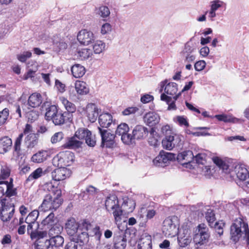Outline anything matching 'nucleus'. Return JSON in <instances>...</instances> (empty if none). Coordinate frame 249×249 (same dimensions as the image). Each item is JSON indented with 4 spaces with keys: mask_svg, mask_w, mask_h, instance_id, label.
<instances>
[{
    "mask_svg": "<svg viewBox=\"0 0 249 249\" xmlns=\"http://www.w3.org/2000/svg\"><path fill=\"white\" fill-rule=\"evenodd\" d=\"M77 39L81 44L88 45L94 40L95 37L92 32L84 29L79 32Z\"/></svg>",
    "mask_w": 249,
    "mask_h": 249,
    "instance_id": "nucleus-13",
    "label": "nucleus"
},
{
    "mask_svg": "<svg viewBox=\"0 0 249 249\" xmlns=\"http://www.w3.org/2000/svg\"><path fill=\"white\" fill-rule=\"evenodd\" d=\"M231 239L235 243H237L242 234L247 244H249V229L248 225L241 219H236L231 227Z\"/></svg>",
    "mask_w": 249,
    "mask_h": 249,
    "instance_id": "nucleus-2",
    "label": "nucleus"
},
{
    "mask_svg": "<svg viewBox=\"0 0 249 249\" xmlns=\"http://www.w3.org/2000/svg\"><path fill=\"white\" fill-rule=\"evenodd\" d=\"M224 2L220 0H214L211 2L210 9L216 12L219 8L222 7Z\"/></svg>",
    "mask_w": 249,
    "mask_h": 249,
    "instance_id": "nucleus-58",
    "label": "nucleus"
},
{
    "mask_svg": "<svg viewBox=\"0 0 249 249\" xmlns=\"http://www.w3.org/2000/svg\"><path fill=\"white\" fill-rule=\"evenodd\" d=\"M112 211V213L114 217L116 223H117L118 222H120L121 220V216L123 214V211L121 209V208L118 206L116 208L114 209Z\"/></svg>",
    "mask_w": 249,
    "mask_h": 249,
    "instance_id": "nucleus-55",
    "label": "nucleus"
},
{
    "mask_svg": "<svg viewBox=\"0 0 249 249\" xmlns=\"http://www.w3.org/2000/svg\"><path fill=\"white\" fill-rule=\"evenodd\" d=\"M68 171L66 168H58L52 172V177L53 180L60 181L64 180L67 177Z\"/></svg>",
    "mask_w": 249,
    "mask_h": 249,
    "instance_id": "nucleus-24",
    "label": "nucleus"
},
{
    "mask_svg": "<svg viewBox=\"0 0 249 249\" xmlns=\"http://www.w3.org/2000/svg\"><path fill=\"white\" fill-rule=\"evenodd\" d=\"M235 172L237 177L241 181H245L249 178V172L244 165L236 166Z\"/></svg>",
    "mask_w": 249,
    "mask_h": 249,
    "instance_id": "nucleus-28",
    "label": "nucleus"
},
{
    "mask_svg": "<svg viewBox=\"0 0 249 249\" xmlns=\"http://www.w3.org/2000/svg\"><path fill=\"white\" fill-rule=\"evenodd\" d=\"M205 218L210 227H213V223L215 221V214L211 209H208L205 214Z\"/></svg>",
    "mask_w": 249,
    "mask_h": 249,
    "instance_id": "nucleus-50",
    "label": "nucleus"
},
{
    "mask_svg": "<svg viewBox=\"0 0 249 249\" xmlns=\"http://www.w3.org/2000/svg\"><path fill=\"white\" fill-rule=\"evenodd\" d=\"M143 119L144 122L147 124L153 126L159 122L160 117L155 112H149L145 114Z\"/></svg>",
    "mask_w": 249,
    "mask_h": 249,
    "instance_id": "nucleus-23",
    "label": "nucleus"
},
{
    "mask_svg": "<svg viewBox=\"0 0 249 249\" xmlns=\"http://www.w3.org/2000/svg\"><path fill=\"white\" fill-rule=\"evenodd\" d=\"M178 228L177 217H168L163 221L162 230L165 236L172 237L178 233Z\"/></svg>",
    "mask_w": 249,
    "mask_h": 249,
    "instance_id": "nucleus-4",
    "label": "nucleus"
},
{
    "mask_svg": "<svg viewBox=\"0 0 249 249\" xmlns=\"http://www.w3.org/2000/svg\"><path fill=\"white\" fill-rule=\"evenodd\" d=\"M99 133L101 137V146H106L107 148H112L115 144V135L112 134L108 130L98 127Z\"/></svg>",
    "mask_w": 249,
    "mask_h": 249,
    "instance_id": "nucleus-8",
    "label": "nucleus"
},
{
    "mask_svg": "<svg viewBox=\"0 0 249 249\" xmlns=\"http://www.w3.org/2000/svg\"><path fill=\"white\" fill-rule=\"evenodd\" d=\"M198 232L195 235L194 242L196 244L203 245L206 244L210 237L209 229L207 226L202 223L197 226Z\"/></svg>",
    "mask_w": 249,
    "mask_h": 249,
    "instance_id": "nucleus-5",
    "label": "nucleus"
},
{
    "mask_svg": "<svg viewBox=\"0 0 249 249\" xmlns=\"http://www.w3.org/2000/svg\"><path fill=\"white\" fill-rule=\"evenodd\" d=\"M118 206H119V201L116 195H110L107 197L105 201V206L108 211L110 210H113Z\"/></svg>",
    "mask_w": 249,
    "mask_h": 249,
    "instance_id": "nucleus-26",
    "label": "nucleus"
},
{
    "mask_svg": "<svg viewBox=\"0 0 249 249\" xmlns=\"http://www.w3.org/2000/svg\"><path fill=\"white\" fill-rule=\"evenodd\" d=\"M105 44L102 41L97 40L93 45V50L95 53L99 54L105 49Z\"/></svg>",
    "mask_w": 249,
    "mask_h": 249,
    "instance_id": "nucleus-52",
    "label": "nucleus"
},
{
    "mask_svg": "<svg viewBox=\"0 0 249 249\" xmlns=\"http://www.w3.org/2000/svg\"><path fill=\"white\" fill-rule=\"evenodd\" d=\"M89 230L88 232L90 236H95L97 238H99L101 233L100 231L99 227L98 226H94L91 225V228Z\"/></svg>",
    "mask_w": 249,
    "mask_h": 249,
    "instance_id": "nucleus-56",
    "label": "nucleus"
},
{
    "mask_svg": "<svg viewBox=\"0 0 249 249\" xmlns=\"http://www.w3.org/2000/svg\"><path fill=\"white\" fill-rule=\"evenodd\" d=\"M191 237L187 233L180 234L178 238V245L180 247L184 248L187 246L191 243Z\"/></svg>",
    "mask_w": 249,
    "mask_h": 249,
    "instance_id": "nucleus-36",
    "label": "nucleus"
},
{
    "mask_svg": "<svg viewBox=\"0 0 249 249\" xmlns=\"http://www.w3.org/2000/svg\"><path fill=\"white\" fill-rule=\"evenodd\" d=\"M50 244L49 239L36 241L33 249H53Z\"/></svg>",
    "mask_w": 249,
    "mask_h": 249,
    "instance_id": "nucleus-40",
    "label": "nucleus"
},
{
    "mask_svg": "<svg viewBox=\"0 0 249 249\" xmlns=\"http://www.w3.org/2000/svg\"><path fill=\"white\" fill-rule=\"evenodd\" d=\"M12 140L7 136L0 139V154H4L9 151L12 147Z\"/></svg>",
    "mask_w": 249,
    "mask_h": 249,
    "instance_id": "nucleus-21",
    "label": "nucleus"
},
{
    "mask_svg": "<svg viewBox=\"0 0 249 249\" xmlns=\"http://www.w3.org/2000/svg\"><path fill=\"white\" fill-rule=\"evenodd\" d=\"M214 117L218 121H223L225 123L228 122H237L239 120L237 118H234L230 115L225 114L216 115Z\"/></svg>",
    "mask_w": 249,
    "mask_h": 249,
    "instance_id": "nucleus-47",
    "label": "nucleus"
},
{
    "mask_svg": "<svg viewBox=\"0 0 249 249\" xmlns=\"http://www.w3.org/2000/svg\"><path fill=\"white\" fill-rule=\"evenodd\" d=\"M71 152L70 151L59 153L53 159V162L59 168H65V166H67L65 161L66 158L69 155L71 157Z\"/></svg>",
    "mask_w": 249,
    "mask_h": 249,
    "instance_id": "nucleus-16",
    "label": "nucleus"
},
{
    "mask_svg": "<svg viewBox=\"0 0 249 249\" xmlns=\"http://www.w3.org/2000/svg\"><path fill=\"white\" fill-rule=\"evenodd\" d=\"M98 14L102 18H107L110 15V11L107 6H102L99 7Z\"/></svg>",
    "mask_w": 249,
    "mask_h": 249,
    "instance_id": "nucleus-61",
    "label": "nucleus"
},
{
    "mask_svg": "<svg viewBox=\"0 0 249 249\" xmlns=\"http://www.w3.org/2000/svg\"><path fill=\"white\" fill-rule=\"evenodd\" d=\"M32 126L29 124H26L23 132L19 134L18 137L16 139L14 143V148L15 152L17 153L18 156H19V155H21V149L20 146L23 135H27L29 134H35L34 133H32Z\"/></svg>",
    "mask_w": 249,
    "mask_h": 249,
    "instance_id": "nucleus-11",
    "label": "nucleus"
},
{
    "mask_svg": "<svg viewBox=\"0 0 249 249\" xmlns=\"http://www.w3.org/2000/svg\"><path fill=\"white\" fill-rule=\"evenodd\" d=\"M47 155V152L46 151H40L33 155L31 160L34 162L41 163L46 160Z\"/></svg>",
    "mask_w": 249,
    "mask_h": 249,
    "instance_id": "nucleus-38",
    "label": "nucleus"
},
{
    "mask_svg": "<svg viewBox=\"0 0 249 249\" xmlns=\"http://www.w3.org/2000/svg\"><path fill=\"white\" fill-rule=\"evenodd\" d=\"M176 158L178 162H182L184 164L194 161L195 156L192 151L188 150L179 154Z\"/></svg>",
    "mask_w": 249,
    "mask_h": 249,
    "instance_id": "nucleus-20",
    "label": "nucleus"
},
{
    "mask_svg": "<svg viewBox=\"0 0 249 249\" xmlns=\"http://www.w3.org/2000/svg\"><path fill=\"white\" fill-rule=\"evenodd\" d=\"M176 158L175 154L162 151H160L159 155L153 160V162L157 166L164 167L170 161L175 160Z\"/></svg>",
    "mask_w": 249,
    "mask_h": 249,
    "instance_id": "nucleus-7",
    "label": "nucleus"
},
{
    "mask_svg": "<svg viewBox=\"0 0 249 249\" xmlns=\"http://www.w3.org/2000/svg\"><path fill=\"white\" fill-rule=\"evenodd\" d=\"M72 115L68 112H62L58 111L55 116L51 120L55 125H62L72 120Z\"/></svg>",
    "mask_w": 249,
    "mask_h": 249,
    "instance_id": "nucleus-10",
    "label": "nucleus"
},
{
    "mask_svg": "<svg viewBox=\"0 0 249 249\" xmlns=\"http://www.w3.org/2000/svg\"><path fill=\"white\" fill-rule=\"evenodd\" d=\"M41 96L39 93H33L29 97L28 103L32 107H36L41 104Z\"/></svg>",
    "mask_w": 249,
    "mask_h": 249,
    "instance_id": "nucleus-31",
    "label": "nucleus"
},
{
    "mask_svg": "<svg viewBox=\"0 0 249 249\" xmlns=\"http://www.w3.org/2000/svg\"><path fill=\"white\" fill-rule=\"evenodd\" d=\"M178 91V85L174 82H170L165 85L164 92L170 95H176Z\"/></svg>",
    "mask_w": 249,
    "mask_h": 249,
    "instance_id": "nucleus-42",
    "label": "nucleus"
},
{
    "mask_svg": "<svg viewBox=\"0 0 249 249\" xmlns=\"http://www.w3.org/2000/svg\"><path fill=\"white\" fill-rule=\"evenodd\" d=\"M38 134H29L24 139V143L28 149L34 148L38 143Z\"/></svg>",
    "mask_w": 249,
    "mask_h": 249,
    "instance_id": "nucleus-22",
    "label": "nucleus"
},
{
    "mask_svg": "<svg viewBox=\"0 0 249 249\" xmlns=\"http://www.w3.org/2000/svg\"><path fill=\"white\" fill-rule=\"evenodd\" d=\"M64 137V134L62 132L55 133L51 138V141L52 143H55L60 142Z\"/></svg>",
    "mask_w": 249,
    "mask_h": 249,
    "instance_id": "nucleus-62",
    "label": "nucleus"
},
{
    "mask_svg": "<svg viewBox=\"0 0 249 249\" xmlns=\"http://www.w3.org/2000/svg\"><path fill=\"white\" fill-rule=\"evenodd\" d=\"M11 169L6 163L0 162V180L5 179L10 175Z\"/></svg>",
    "mask_w": 249,
    "mask_h": 249,
    "instance_id": "nucleus-33",
    "label": "nucleus"
},
{
    "mask_svg": "<svg viewBox=\"0 0 249 249\" xmlns=\"http://www.w3.org/2000/svg\"><path fill=\"white\" fill-rule=\"evenodd\" d=\"M72 74L75 78H80L85 73L86 70L84 67L80 64H75L71 68Z\"/></svg>",
    "mask_w": 249,
    "mask_h": 249,
    "instance_id": "nucleus-32",
    "label": "nucleus"
},
{
    "mask_svg": "<svg viewBox=\"0 0 249 249\" xmlns=\"http://www.w3.org/2000/svg\"><path fill=\"white\" fill-rule=\"evenodd\" d=\"M60 99L65 109L67 110V112L72 114L75 111L76 107L74 104L70 102L64 97H61Z\"/></svg>",
    "mask_w": 249,
    "mask_h": 249,
    "instance_id": "nucleus-44",
    "label": "nucleus"
},
{
    "mask_svg": "<svg viewBox=\"0 0 249 249\" xmlns=\"http://www.w3.org/2000/svg\"><path fill=\"white\" fill-rule=\"evenodd\" d=\"M65 229L69 235L74 236L78 231V224L74 218H71L66 223Z\"/></svg>",
    "mask_w": 249,
    "mask_h": 249,
    "instance_id": "nucleus-19",
    "label": "nucleus"
},
{
    "mask_svg": "<svg viewBox=\"0 0 249 249\" xmlns=\"http://www.w3.org/2000/svg\"><path fill=\"white\" fill-rule=\"evenodd\" d=\"M53 44L57 47L59 51L65 50L67 48V44L63 39H60L58 36H54L53 38Z\"/></svg>",
    "mask_w": 249,
    "mask_h": 249,
    "instance_id": "nucleus-45",
    "label": "nucleus"
},
{
    "mask_svg": "<svg viewBox=\"0 0 249 249\" xmlns=\"http://www.w3.org/2000/svg\"><path fill=\"white\" fill-rule=\"evenodd\" d=\"M13 179H10V182L6 181H0V184H4L6 187V195L7 198L15 197L17 195L16 189L13 188Z\"/></svg>",
    "mask_w": 249,
    "mask_h": 249,
    "instance_id": "nucleus-25",
    "label": "nucleus"
},
{
    "mask_svg": "<svg viewBox=\"0 0 249 249\" xmlns=\"http://www.w3.org/2000/svg\"><path fill=\"white\" fill-rule=\"evenodd\" d=\"M28 225L27 228V233L30 234L31 238H33L32 234L36 232V229L38 227V224L37 223H27Z\"/></svg>",
    "mask_w": 249,
    "mask_h": 249,
    "instance_id": "nucleus-57",
    "label": "nucleus"
},
{
    "mask_svg": "<svg viewBox=\"0 0 249 249\" xmlns=\"http://www.w3.org/2000/svg\"><path fill=\"white\" fill-rule=\"evenodd\" d=\"M213 162L224 172L227 173L229 169V166L220 158L217 157H214L212 159Z\"/></svg>",
    "mask_w": 249,
    "mask_h": 249,
    "instance_id": "nucleus-46",
    "label": "nucleus"
},
{
    "mask_svg": "<svg viewBox=\"0 0 249 249\" xmlns=\"http://www.w3.org/2000/svg\"><path fill=\"white\" fill-rule=\"evenodd\" d=\"M39 212L37 210H34L29 213L26 217L25 221L26 223H36V221Z\"/></svg>",
    "mask_w": 249,
    "mask_h": 249,
    "instance_id": "nucleus-49",
    "label": "nucleus"
},
{
    "mask_svg": "<svg viewBox=\"0 0 249 249\" xmlns=\"http://www.w3.org/2000/svg\"><path fill=\"white\" fill-rule=\"evenodd\" d=\"M122 142L126 144H130L134 142L135 139L133 137V134H131L126 132L122 137H121Z\"/></svg>",
    "mask_w": 249,
    "mask_h": 249,
    "instance_id": "nucleus-53",
    "label": "nucleus"
},
{
    "mask_svg": "<svg viewBox=\"0 0 249 249\" xmlns=\"http://www.w3.org/2000/svg\"><path fill=\"white\" fill-rule=\"evenodd\" d=\"M83 140H85L88 145L93 147L96 143L95 136L92 135L91 131L87 128H81L78 129V132L76 134L77 136Z\"/></svg>",
    "mask_w": 249,
    "mask_h": 249,
    "instance_id": "nucleus-9",
    "label": "nucleus"
},
{
    "mask_svg": "<svg viewBox=\"0 0 249 249\" xmlns=\"http://www.w3.org/2000/svg\"><path fill=\"white\" fill-rule=\"evenodd\" d=\"M135 140H141L145 138L148 133L147 128L142 125H138L132 131Z\"/></svg>",
    "mask_w": 249,
    "mask_h": 249,
    "instance_id": "nucleus-18",
    "label": "nucleus"
},
{
    "mask_svg": "<svg viewBox=\"0 0 249 249\" xmlns=\"http://www.w3.org/2000/svg\"><path fill=\"white\" fill-rule=\"evenodd\" d=\"M9 115V109L7 108H4L0 111V126L6 123Z\"/></svg>",
    "mask_w": 249,
    "mask_h": 249,
    "instance_id": "nucleus-54",
    "label": "nucleus"
},
{
    "mask_svg": "<svg viewBox=\"0 0 249 249\" xmlns=\"http://www.w3.org/2000/svg\"><path fill=\"white\" fill-rule=\"evenodd\" d=\"M181 95V92H179L178 94L173 97L174 100L172 101V98L167 96L165 93H162L160 96V99L162 101H165L168 105V109L169 110H175L176 108L175 105V101L177 100L178 97Z\"/></svg>",
    "mask_w": 249,
    "mask_h": 249,
    "instance_id": "nucleus-27",
    "label": "nucleus"
},
{
    "mask_svg": "<svg viewBox=\"0 0 249 249\" xmlns=\"http://www.w3.org/2000/svg\"><path fill=\"white\" fill-rule=\"evenodd\" d=\"M89 236L88 231H78V232L72 238L71 241H74L78 243V241L84 243L88 241Z\"/></svg>",
    "mask_w": 249,
    "mask_h": 249,
    "instance_id": "nucleus-34",
    "label": "nucleus"
},
{
    "mask_svg": "<svg viewBox=\"0 0 249 249\" xmlns=\"http://www.w3.org/2000/svg\"><path fill=\"white\" fill-rule=\"evenodd\" d=\"M45 117L48 121H51L55 116L58 110L55 105H51L46 109Z\"/></svg>",
    "mask_w": 249,
    "mask_h": 249,
    "instance_id": "nucleus-41",
    "label": "nucleus"
},
{
    "mask_svg": "<svg viewBox=\"0 0 249 249\" xmlns=\"http://www.w3.org/2000/svg\"><path fill=\"white\" fill-rule=\"evenodd\" d=\"M48 234V232L46 231H36V232L34 234H32L33 238H31L32 239H36V241H42L45 240L44 238L47 237V235Z\"/></svg>",
    "mask_w": 249,
    "mask_h": 249,
    "instance_id": "nucleus-51",
    "label": "nucleus"
},
{
    "mask_svg": "<svg viewBox=\"0 0 249 249\" xmlns=\"http://www.w3.org/2000/svg\"><path fill=\"white\" fill-rule=\"evenodd\" d=\"M85 110L89 121L92 123L95 122L99 116V109L94 104H88Z\"/></svg>",
    "mask_w": 249,
    "mask_h": 249,
    "instance_id": "nucleus-14",
    "label": "nucleus"
},
{
    "mask_svg": "<svg viewBox=\"0 0 249 249\" xmlns=\"http://www.w3.org/2000/svg\"><path fill=\"white\" fill-rule=\"evenodd\" d=\"M65 249H83L82 246L74 241H71L65 246Z\"/></svg>",
    "mask_w": 249,
    "mask_h": 249,
    "instance_id": "nucleus-64",
    "label": "nucleus"
},
{
    "mask_svg": "<svg viewBox=\"0 0 249 249\" xmlns=\"http://www.w3.org/2000/svg\"><path fill=\"white\" fill-rule=\"evenodd\" d=\"M129 128L125 123H122L117 126L116 130V134L119 136H123L126 132H128Z\"/></svg>",
    "mask_w": 249,
    "mask_h": 249,
    "instance_id": "nucleus-48",
    "label": "nucleus"
},
{
    "mask_svg": "<svg viewBox=\"0 0 249 249\" xmlns=\"http://www.w3.org/2000/svg\"><path fill=\"white\" fill-rule=\"evenodd\" d=\"M16 197L6 198L0 201V219L3 222L11 220L15 211Z\"/></svg>",
    "mask_w": 249,
    "mask_h": 249,
    "instance_id": "nucleus-3",
    "label": "nucleus"
},
{
    "mask_svg": "<svg viewBox=\"0 0 249 249\" xmlns=\"http://www.w3.org/2000/svg\"><path fill=\"white\" fill-rule=\"evenodd\" d=\"M99 123L102 127H108L112 122V117L111 114L106 113L99 116Z\"/></svg>",
    "mask_w": 249,
    "mask_h": 249,
    "instance_id": "nucleus-29",
    "label": "nucleus"
},
{
    "mask_svg": "<svg viewBox=\"0 0 249 249\" xmlns=\"http://www.w3.org/2000/svg\"><path fill=\"white\" fill-rule=\"evenodd\" d=\"M78 132V130H77L73 136L68 138L66 142L63 145L64 148L68 149H76L82 147L83 144L82 139L80 138L76 134Z\"/></svg>",
    "mask_w": 249,
    "mask_h": 249,
    "instance_id": "nucleus-12",
    "label": "nucleus"
},
{
    "mask_svg": "<svg viewBox=\"0 0 249 249\" xmlns=\"http://www.w3.org/2000/svg\"><path fill=\"white\" fill-rule=\"evenodd\" d=\"M49 241L51 243V247H53V249H56L57 248L62 246L64 240L62 236L59 235L51 237Z\"/></svg>",
    "mask_w": 249,
    "mask_h": 249,
    "instance_id": "nucleus-39",
    "label": "nucleus"
},
{
    "mask_svg": "<svg viewBox=\"0 0 249 249\" xmlns=\"http://www.w3.org/2000/svg\"><path fill=\"white\" fill-rule=\"evenodd\" d=\"M46 173V170L43 171L41 168H38L35 170L26 179V182L33 181L42 177Z\"/></svg>",
    "mask_w": 249,
    "mask_h": 249,
    "instance_id": "nucleus-37",
    "label": "nucleus"
},
{
    "mask_svg": "<svg viewBox=\"0 0 249 249\" xmlns=\"http://www.w3.org/2000/svg\"><path fill=\"white\" fill-rule=\"evenodd\" d=\"M92 224L86 220H84L81 223L78 224V231H88L91 228Z\"/></svg>",
    "mask_w": 249,
    "mask_h": 249,
    "instance_id": "nucleus-59",
    "label": "nucleus"
},
{
    "mask_svg": "<svg viewBox=\"0 0 249 249\" xmlns=\"http://www.w3.org/2000/svg\"><path fill=\"white\" fill-rule=\"evenodd\" d=\"M206 156L204 154H198L195 156L194 160L198 164L203 165L206 162Z\"/></svg>",
    "mask_w": 249,
    "mask_h": 249,
    "instance_id": "nucleus-63",
    "label": "nucleus"
},
{
    "mask_svg": "<svg viewBox=\"0 0 249 249\" xmlns=\"http://www.w3.org/2000/svg\"><path fill=\"white\" fill-rule=\"evenodd\" d=\"M48 235L49 237H53L56 236H59L63 230V227L59 224L54 225L49 228Z\"/></svg>",
    "mask_w": 249,
    "mask_h": 249,
    "instance_id": "nucleus-43",
    "label": "nucleus"
},
{
    "mask_svg": "<svg viewBox=\"0 0 249 249\" xmlns=\"http://www.w3.org/2000/svg\"><path fill=\"white\" fill-rule=\"evenodd\" d=\"M57 219L53 213H50L41 222L44 229H49L51 227L57 224Z\"/></svg>",
    "mask_w": 249,
    "mask_h": 249,
    "instance_id": "nucleus-30",
    "label": "nucleus"
},
{
    "mask_svg": "<svg viewBox=\"0 0 249 249\" xmlns=\"http://www.w3.org/2000/svg\"><path fill=\"white\" fill-rule=\"evenodd\" d=\"M138 249H152L151 236L147 233L142 234L140 239Z\"/></svg>",
    "mask_w": 249,
    "mask_h": 249,
    "instance_id": "nucleus-17",
    "label": "nucleus"
},
{
    "mask_svg": "<svg viewBox=\"0 0 249 249\" xmlns=\"http://www.w3.org/2000/svg\"><path fill=\"white\" fill-rule=\"evenodd\" d=\"M74 88L77 94L80 95H85L89 92V89L87 87V85L83 81H76Z\"/></svg>",
    "mask_w": 249,
    "mask_h": 249,
    "instance_id": "nucleus-35",
    "label": "nucleus"
},
{
    "mask_svg": "<svg viewBox=\"0 0 249 249\" xmlns=\"http://www.w3.org/2000/svg\"><path fill=\"white\" fill-rule=\"evenodd\" d=\"M32 56V53L29 51L24 52L22 53L18 54V59L21 62H25L28 58Z\"/></svg>",
    "mask_w": 249,
    "mask_h": 249,
    "instance_id": "nucleus-60",
    "label": "nucleus"
},
{
    "mask_svg": "<svg viewBox=\"0 0 249 249\" xmlns=\"http://www.w3.org/2000/svg\"><path fill=\"white\" fill-rule=\"evenodd\" d=\"M44 187L49 193L45 196L41 208L44 211H56L63 202L61 190L55 187L52 182L45 183Z\"/></svg>",
    "mask_w": 249,
    "mask_h": 249,
    "instance_id": "nucleus-1",
    "label": "nucleus"
},
{
    "mask_svg": "<svg viewBox=\"0 0 249 249\" xmlns=\"http://www.w3.org/2000/svg\"><path fill=\"white\" fill-rule=\"evenodd\" d=\"M183 137L176 134L172 133L165 137L162 141L163 148L171 150L176 147H179L182 144V139Z\"/></svg>",
    "mask_w": 249,
    "mask_h": 249,
    "instance_id": "nucleus-6",
    "label": "nucleus"
},
{
    "mask_svg": "<svg viewBox=\"0 0 249 249\" xmlns=\"http://www.w3.org/2000/svg\"><path fill=\"white\" fill-rule=\"evenodd\" d=\"M113 242L114 249H124L126 246V235L123 232L119 235L115 234Z\"/></svg>",
    "mask_w": 249,
    "mask_h": 249,
    "instance_id": "nucleus-15",
    "label": "nucleus"
}]
</instances>
